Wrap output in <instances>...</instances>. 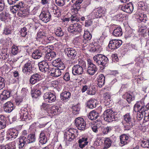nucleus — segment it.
Listing matches in <instances>:
<instances>
[{
    "label": "nucleus",
    "instance_id": "obj_19",
    "mask_svg": "<svg viewBox=\"0 0 149 149\" xmlns=\"http://www.w3.org/2000/svg\"><path fill=\"white\" fill-rule=\"evenodd\" d=\"M53 66L59 68L60 69L63 70L65 68L64 64L61 61V59L59 58L55 60L52 63Z\"/></svg>",
    "mask_w": 149,
    "mask_h": 149
},
{
    "label": "nucleus",
    "instance_id": "obj_64",
    "mask_svg": "<svg viewBox=\"0 0 149 149\" xmlns=\"http://www.w3.org/2000/svg\"><path fill=\"white\" fill-rule=\"evenodd\" d=\"M144 116H149V109L145 108L144 106Z\"/></svg>",
    "mask_w": 149,
    "mask_h": 149
},
{
    "label": "nucleus",
    "instance_id": "obj_6",
    "mask_svg": "<svg viewBox=\"0 0 149 149\" xmlns=\"http://www.w3.org/2000/svg\"><path fill=\"white\" fill-rule=\"evenodd\" d=\"M77 130L74 129H69L65 132L64 134V139L66 141H71L76 137L75 134Z\"/></svg>",
    "mask_w": 149,
    "mask_h": 149
},
{
    "label": "nucleus",
    "instance_id": "obj_52",
    "mask_svg": "<svg viewBox=\"0 0 149 149\" xmlns=\"http://www.w3.org/2000/svg\"><path fill=\"white\" fill-rule=\"evenodd\" d=\"M19 52V51L17 47L13 46L12 47L11 53L13 55H15Z\"/></svg>",
    "mask_w": 149,
    "mask_h": 149
},
{
    "label": "nucleus",
    "instance_id": "obj_18",
    "mask_svg": "<svg viewBox=\"0 0 149 149\" xmlns=\"http://www.w3.org/2000/svg\"><path fill=\"white\" fill-rule=\"evenodd\" d=\"M4 110L6 112L10 113L14 109L13 103L9 101L5 103L3 106Z\"/></svg>",
    "mask_w": 149,
    "mask_h": 149
},
{
    "label": "nucleus",
    "instance_id": "obj_28",
    "mask_svg": "<svg viewBox=\"0 0 149 149\" xmlns=\"http://www.w3.org/2000/svg\"><path fill=\"white\" fill-rule=\"evenodd\" d=\"M40 78V75L36 74L32 75L30 79V82L31 84H35L39 81Z\"/></svg>",
    "mask_w": 149,
    "mask_h": 149
},
{
    "label": "nucleus",
    "instance_id": "obj_49",
    "mask_svg": "<svg viewBox=\"0 0 149 149\" xmlns=\"http://www.w3.org/2000/svg\"><path fill=\"white\" fill-rule=\"evenodd\" d=\"M78 14H74L72 16L71 19L72 22L75 21L78 22L79 21L80 17L78 16Z\"/></svg>",
    "mask_w": 149,
    "mask_h": 149
},
{
    "label": "nucleus",
    "instance_id": "obj_35",
    "mask_svg": "<svg viewBox=\"0 0 149 149\" xmlns=\"http://www.w3.org/2000/svg\"><path fill=\"white\" fill-rule=\"evenodd\" d=\"M99 116L98 113L96 112L94 110L90 112L88 116L89 119L91 120H93L96 119Z\"/></svg>",
    "mask_w": 149,
    "mask_h": 149
},
{
    "label": "nucleus",
    "instance_id": "obj_40",
    "mask_svg": "<svg viewBox=\"0 0 149 149\" xmlns=\"http://www.w3.org/2000/svg\"><path fill=\"white\" fill-rule=\"evenodd\" d=\"M51 113L54 115L58 114L61 112L59 107L55 105H54L51 107Z\"/></svg>",
    "mask_w": 149,
    "mask_h": 149
},
{
    "label": "nucleus",
    "instance_id": "obj_1",
    "mask_svg": "<svg viewBox=\"0 0 149 149\" xmlns=\"http://www.w3.org/2000/svg\"><path fill=\"white\" fill-rule=\"evenodd\" d=\"M137 17L138 21L141 22L142 24L141 27V32H146V30L149 27L148 33L149 36V24L148 23V18L146 15L144 14L139 13L138 14Z\"/></svg>",
    "mask_w": 149,
    "mask_h": 149
},
{
    "label": "nucleus",
    "instance_id": "obj_37",
    "mask_svg": "<svg viewBox=\"0 0 149 149\" xmlns=\"http://www.w3.org/2000/svg\"><path fill=\"white\" fill-rule=\"evenodd\" d=\"M123 33L122 29L120 28L117 27L113 31V34L116 37H120L122 35Z\"/></svg>",
    "mask_w": 149,
    "mask_h": 149
},
{
    "label": "nucleus",
    "instance_id": "obj_2",
    "mask_svg": "<svg viewBox=\"0 0 149 149\" xmlns=\"http://www.w3.org/2000/svg\"><path fill=\"white\" fill-rule=\"evenodd\" d=\"M103 117L104 120L108 122L117 120L120 119V116L116 113L114 112L112 110L108 109L104 111Z\"/></svg>",
    "mask_w": 149,
    "mask_h": 149
},
{
    "label": "nucleus",
    "instance_id": "obj_33",
    "mask_svg": "<svg viewBox=\"0 0 149 149\" xmlns=\"http://www.w3.org/2000/svg\"><path fill=\"white\" fill-rule=\"evenodd\" d=\"M39 142L42 144H45L47 142V139L45 134L43 132H42L40 135Z\"/></svg>",
    "mask_w": 149,
    "mask_h": 149
},
{
    "label": "nucleus",
    "instance_id": "obj_10",
    "mask_svg": "<svg viewBox=\"0 0 149 149\" xmlns=\"http://www.w3.org/2000/svg\"><path fill=\"white\" fill-rule=\"evenodd\" d=\"M122 43L120 40H113L109 42L108 46L111 49H114L119 47Z\"/></svg>",
    "mask_w": 149,
    "mask_h": 149
},
{
    "label": "nucleus",
    "instance_id": "obj_23",
    "mask_svg": "<svg viewBox=\"0 0 149 149\" xmlns=\"http://www.w3.org/2000/svg\"><path fill=\"white\" fill-rule=\"evenodd\" d=\"M129 137L125 134H123L120 136V145L121 146H123L127 144L129 142Z\"/></svg>",
    "mask_w": 149,
    "mask_h": 149
},
{
    "label": "nucleus",
    "instance_id": "obj_36",
    "mask_svg": "<svg viewBox=\"0 0 149 149\" xmlns=\"http://www.w3.org/2000/svg\"><path fill=\"white\" fill-rule=\"evenodd\" d=\"M32 91L33 92L31 93V96L32 97L35 99L39 97L41 94V93L40 91L37 90L36 89L33 88L32 87H31Z\"/></svg>",
    "mask_w": 149,
    "mask_h": 149
},
{
    "label": "nucleus",
    "instance_id": "obj_44",
    "mask_svg": "<svg viewBox=\"0 0 149 149\" xmlns=\"http://www.w3.org/2000/svg\"><path fill=\"white\" fill-rule=\"evenodd\" d=\"M111 142L109 138H106L104 140V146L103 149H107L111 145Z\"/></svg>",
    "mask_w": 149,
    "mask_h": 149
},
{
    "label": "nucleus",
    "instance_id": "obj_62",
    "mask_svg": "<svg viewBox=\"0 0 149 149\" xmlns=\"http://www.w3.org/2000/svg\"><path fill=\"white\" fill-rule=\"evenodd\" d=\"M8 57V55L5 54H2L1 55H0V58L2 60H5Z\"/></svg>",
    "mask_w": 149,
    "mask_h": 149
},
{
    "label": "nucleus",
    "instance_id": "obj_3",
    "mask_svg": "<svg viewBox=\"0 0 149 149\" xmlns=\"http://www.w3.org/2000/svg\"><path fill=\"white\" fill-rule=\"evenodd\" d=\"M125 121L124 123L125 130H129L134 125L135 120L130 113H127L123 116Z\"/></svg>",
    "mask_w": 149,
    "mask_h": 149
},
{
    "label": "nucleus",
    "instance_id": "obj_13",
    "mask_svg": "<svg viewBox=\"0 0 149 149\" xmlns=\"http://www.w3.org/2000/svg\"><path fill=\"white\" fill-rule=\"evenodd\" d=\"M32 65L30 61H28L25 64L22 68V72L26 74H29L32 72Z\"/></svg>",
    "mask_w": 149,
    "mask_h": 149
},
{
    "label": "nucleus",
    "instance_id": "obj_25",
    "mask_svg": "<svg viewBox=\"0 0 149 149\" xmlns=\"http://www.w3.org/2000/svg\"><path fill=\"white\" fill-rule=\"evenodd\" d=\"M104 11L102 8H99L93 11L95 18H100L102 17L104 13Z\"/></svg>",
    "mask_w": 149,
    "mask_h": 149
},
{
    "label": "nucleus",
    "instance_id": "obj_51",
    "mask_svg": "<svg viewBox=\"0 0 149 149\" xmlns=\"http://www.w3.org/2000/svg\"><path fill=\"white\" fill-rule=\"evenodd\" d=\"M42 107L43 109L46 111L48 114L51 113V107L48 105L44 104L42 105Z\"/></svg>",
    "mask_w": 149,
    "mask_h": 149
},
{
    "label": "nucleus",
    "instance_id": "obj_16",
    "mask_svg": "<svg viewBox=\"0 0 149 149\" xmlns=\"http://www.w3.org/2000/svg\"><path fill=\"white\" fill-rule=\"evenodd\" d=\"M40 19L45 22L49 21L51 16L49 13L48 12L43 11L40 15Z\"/></svg>",
    "mask_w": 149,
    "mask_h": 149
},
{
    "label": "nucleus",
    "instance_id": "obj_26",
    "mask_svg": "<svg viewBox=\"0 0 149 149\" xmlns=\"http://www.w3.org/2000/svg\"><path fill=\"white\" fill-rule=\"evenodd\" d=\"M56 56L55 53L54 52H49L45 54L44 59L45 61H50Z\"/></svg>",
    "mask_w": 149,
    "mask_h": 149
},
{
    "label": "nucleus",
    "instance_id": "obj_59",
    "mask_svg": "<svg viewBox=\"0 0 149 149\" xmlns=\"http://www.w3.org/2000/svg\"><path fill=\"white\" fill-rule=\"evenodd\" d=\"M5 3L3 0H0V11H2L4 8Z\"/></svg>",
    "mask_w": 149,
    "mask_h": 149
},
{
    "label": "nucleus",
    "instance_id": "obj_30",
    "mask_svg": "<svg viewBox=\"0 0 149 149\" xmlns=\"http://www.w3.org/2000/svg\"><path fill=\"white\" fill-rule=\"evenodd\" d=\"M87 140V138H82L80 139L78 141L79 146L81 148H84L88 143Z\"/></svg>",
    "mask_w": 149,
    "mask_h": 149
},
{
    "label": "nucleus",
    "instance_id": "obj_46",
    "mask_svg": "<svg viewBox=\"0 0 149 149\" xmlns=\"http://www.w3.org/2000/svg\"><path fill=\"white\" fill-rule=\"evenodd\" d=\"M15 142L13 141L6 145V149H15Z\"/></svg>",
    "mask_w": 149,
    "mask_h": 149
},
{
    "label": "nucleus",
    "instance_id": "obj_27",
    "mask_svg": "<svg viewBox=\"0 0 149 149\" xmlns=\"http://www.w3.org/2000/svg\"><path fill=\"white\" fill-rule=\"evenodd\" d=\"M63 71L59 68H53L51 70L50 74L53 76L58 77L61 75Z\"/></svg>",
    "mask_w": 149,
    "mask_h": 149
},
{
    "label": "nucleus",
    "instance_id": "obj_47",
    "mask_svg": "<svg viewBox=\"0 0 149 149\" xmlns=\"http://www.w3.org/2000/svg\"><path fill=\"white\" fill-rule=\"evenodd\" d=\"M17 5L20 10L22 12V13L24 14L25 12L24 9V7L25 6L24 4L22 2H21L17 4Z\"/></svg>",
    "mask_w": 149,
    "mask_h": 149
},
{
    "label": "nucleus",
    "instance_id": "obj_53",
    "mask_svg": "<svg viewBox=\"0 0 149 149\" xmlns=\"http://www.w3.org/2000/svg\"><path fill=\"white\" fill-rule=\"evenodd\" d=\"M141 146L143 148H149V140L147 141H141Z\"/></svg>",
    "mask_w": 149,
    "mask_h": 149
},
{
    "label": "nucleus",
    "instance_id": "obj_4",
    "mask_svg": "<svg viewBox=\"0 0 149 149\" xmlns=\"http://www.w3.org/2000/svg\"><path fill=\"white\" fill-rule=\"evenodd\" d=\"M93 59L97 65L103 67L106 65L109 61L108 58L106 56L100 54L95 56L93 57Z\"/></svg>",
    "mask_w": 149,
    "mask_h": 149
},
{
    "label": "nucleus",
    "instance_id": "obj_56",
    "mask_svg": "<svg viewBox=\"0 0 149 149\" xmlns=\"http://www.w3.org/2000/svg\"><path fill=\"white\" fill-rule=\"evenodd\" d=\"M65 0H55L56 4L58 6H63L65 4Z\"/></svg>",
    "mask_w": 149,
    "mask_h": 149
},
{
    "label": "nucleus",
    "instance_id": "obj_55",
    "mask_svg": "<svg viewBox=\"0 0 149 149\" xmlns=\"http://www.w3.org/2000/svg\"><path fill=\"white\" fill-rule=\"evenodd\" d=\"M112 128L111 127H104L103 130V132L104 134H107L112 130Z\"/></svg>",
    "mask_w": 149,
    "mask_h": 149
},
{
    "label": "nucleus",
    "instance_id": "obj_11",
    "mask_svg": "<svg viewBox=\"0 0 149 149\" xmlns=\"http://www.w3.org/2000/svg\"><path fill=\"white\" fill-rule=\"evenodd\" d=\"M43 97L45 101L47 102L52 103L54 102L56 100L55 95L50 92L45 93Z\"/></svg>",
    "mask_w": 149,
    "mask_h": 149
},
{
    "label": "nucleus",
    "instance_id": "obj_42",
    "mask_svg": "<svg viewBox=\"0 0 149 149\" xmlns=\"http://www.w3.org/2000/svg\"><path fill=\"white\" fill-rule=\"evenodd\" d=\"M4 119L3 116L0 115V130L3 129L6 127V122Z\"/></svg>",
    "mask_w": 149,
    "mask_h": 149
},
{
    "label": "nucleus",
    "instance_id": "obj_38",
    "mask_svg": "<svg viewBox=\"0 0 149 149\" xmlns=\"http://www.w3.org/2000/svg\"><path fill=\"white\" fill-rule=\"evenodd\" d=\"M96 101L93 99H91L87 102V106L88 108L92 109L96 107Z\"/></svg>",
    "mask_w": 149,
    "mask_h": 149
},
{
    "label": "nucleus",
    "instance_id": "obj_43",
    "mask_svg": "<svg viewBox=\"0 0 149 149\" xmlns=\"http://www.w3.org/2000/svg\"><path fill=\"white\" fill-rule=\"evenodd\" d=\"M83 37L85 40H89L92 38V36L88 31H84Z\"/></svg>",
    "mask_w": 149,
    "mask_h": 149
},
{
    "label": "nucleus",
    "instance_id": "obj_14",
    "mask_svg": "<svg viewBox=\"0 0 149 149\" xmlns=\"http://www.w3.org/2000/svg\"><path fill=\"white\" fill-rule=\"evenodd\" d=\"M20 118L22 120L26 122H29L31 120V117L28 114L27 111L26 109L25 110H21Z\"/></svg>",
    "mask_w": 149,
    "mask_h": 149
},
{
    "label": "nucleus",
    "instance_id": "obj_15",
    "mask_svg": "<svg viewBox=\"0 0 149 149\" xmlns=\"http://www.w3.org/2000/svg\"><path fill=\"white\" fill-rule=\"evenodd\" d=\"M40 70L43 72L48 71L49 65L45 61H41L38 64Z\"/></svg>",
    "mask_w": 149,
    "mask_h": 149
},
{
    "label": "nucleus",
    "instance_id": "obj_24",
    "mask_svg": "<svg viewBox=\"0 0 149 149\" xmlns=\"http://www.w3.org/2000/svg\"><path fill=\"white\" fill-rule=\"evenodd\" d=\"M70 93L68 91H64L61 94L60 98L61 100L65 102H67L70 99Z\"/></svg>",
    "mask_w": 149,
    "mask_h": 149
},
{
    "label": "nucleus",
    "instance_id": "obj_41",
    "mask_svg": "<svg viewBox=\"0 0 149 149\" xmlns=\"http://www.w3.org/2000/svg\"><path fill=\"white\" fill-rule=\"evenodd\" d=\"M12 32L11 27L10 26H6L3 30V33L6 35H8L12 33Z\"/></svg>",
    "mask_w": 149,
    "mask_h": 149
},
{
    "label": "nucleus",
    "instance_id": "obj_17",
    "mask_svg": "<svg viewBox=\"0 0 149 149\" xmlns=\"http://www.w3.org/2000/svg\"><path fill=\"white\" fill-rule=\"evenodd\" d=\"M18 134V131L14 128L10 129L7 134V138L8 139L11 138L15 139L16 138Z\"/></svg>",
    "mask_w": 149,
    "mask_h": 149
},
{
    "label": "nucleus",
    "instance_id": "obj_9",
    "mask_svg": "<svg viewBox=\"0 0 149 149\" xmlns=\"http://www.w3.org/2000/svg\"><path fill=\"white\" fill-rule=\"evenodd\" d=\"M87 65V72L91 75H94L95 72L97 71V68L96 67L95 65L90 60H89L88 61Z\"/></svg>",
    "mask_w": 149,
    "mask_h": 149
},
{
    "label": "nucleus",
    "instance_id": "obj_57",
    "mask_svg": "<svg viewBox=\"0 0 149 149\" xmlns=\"http://www.w3.org/2000/svg\"><path fill=\"white\" fill-rule=\"evenodd\" d=\"M21 36L23 37H25L27 34L26 28L25 27H24L20 31Z\"/></svg>",
    "mask_w": 149,
    "mask_h": 149
},
{
    "label": "nucleus",
    "instance_id": "obj_31",
    "mask_svg": "<svg viewBox=\"0 0 149 149\" xmlns=\"http://www.w3.org/2000/svg\"><path fill=\"white\" fill-rule=\"evenodd\" d=\"M144 106H142L138 109L137 114V118L139 120H141L143 118L144 111Z\"/></svg>",
    "mask_w": 149,
    "mask_h": 149
},
{
    "label": "nucleus",
    "instance_id": "obj_32",
    "mask_svg": "<svg viewBox=\"0 0 149 149\" xmlns=\"http://www.w3.org/2000/svg\"><path fill=\"white\" fill-rule=\"evenodd\" d=\"M32 56L35 59H38L42 56L40 49H36L32 53Z\"/></svg>",
    "mask_w": 149,
    "mask_h": 149
},
{
    "label": "nucleus",
    "instance_id": "obj_20",
    "mask_svg": "<svg viewBox=\"0 0 149 149\" xmlns=\"http://www.w3.org/2000/svg\"><path fill=\"white\" fill-rule=\"evenodd\" d=\"M27 143H33V146L34 147L37 146L36 142V138L35 135L34 134H30L27 136Z\"/></svg>",
    "mask_w": 149,
    "mask_h": 149
},
{
    "label": "nucleus",
    "instance_id": "obj_61",
    "mask_svg": "<svg viewBox=\"0 0 149 149\" xmlns=\"http://www.w3.org/2000/svg\"><path fill=\"white\" fill-rule=\"evenodd\" d=\"M64 79L67 81L70 79V75L68 73H66L64 75L63 77Z\"/></svg>",
    "mask_w": 149,
    "mask_h": 149
},
{
    "label": "nucleus",
    "instance_id": "obj_12",
    "mask_svg": "<svg viewBox=\"0 0 149 149\" xmlns=\"http://www.w3.org/2000/svg\"><path fill=\"white\" fill-rule=\"evenodd\" d=\"M64 52L69 58L74 59L77 55L76 50L72 48H66L64 49Z\"/></svg>",
    "mask_w": 149,
    "mask_h": 149
},
{
    "label": "nucleus",
    "instance_id": "obj_39",
    "mask_svg": "<svg viewBox=\"0 0 149 149\" xmlns=\"http://www.w3.org/2000/svg\"><path fill=\"white\" fill-rule=\"evenodd\" d=\"M125 95L126 96L127 100L129 103L134 100L135 95L133 93H126Z\"/></svg>",
    "mask_w": 149,
    "mask_h": 149
},
{
    "label": "nucleus",
    "instance_id": "obj_45",
    "mask_svg": "<svg viewBox=\"0 0 149 149\" xmlns=\"http://www.w3.org/2000/svg\"><path fill=\"white\" fill-rule=\"evenodd\" d=\"M55 33L56 35L58 37H61L63 35V32L61 29L60 27H58L55 30Z\"/></svg>",
    "mask_w": 149,
    "mask_h": 149
},
{
    "label": "nucleus",
    "instance_id": "obj_50",
    "mask_svg": "<svg viewBox=\"0 0 149 149\" xmlns=\"http://www.w3.org/2000/svg\"><path fill=\"white\" fill-rule=\"evenodd\" d=\"M83 0H77L76 1L74 4L76 7V8H74V10L76 9L77 11L80 8V4L82 3L83 1Z\"/></svg>",
    "mask_w": 149,
    "mask_h": 149
},
{
    "label": "nucleus",
    "instance_id": "obj_22",
    "mask_svg": "<svg viewBox=\"0 0 149 149\" xmlns=\"http://www.w3.org/2000/svg\"><path fill=\"white\" fill-rule=\"evenodd\" d=\"M42 53V56L45 55L47 52H50V50L53 49V47L52 45L45 46H40L39 49Z\"/></svg>",
    "mask_w": 149,
    "mask_h": 149
},
{
    "label": "nucleus",
    "instance_id": "obj_7",
    "mask_svg": "<svg viewBox=\"0 0 149 149\" xmlns=\"http://www.w3.org/2000/svg\"><path fill=\"white\" fill-rule=\"evenodd\" d=\"M75 123L78 129L84 130L87 127L86 126V123L84 119L80 117L76 118L75 120Z\"/></svg>",
    "mask_w": 149,
    "mask_h": 149
},
{
    "label": "nucleus",
    "instance_id": "obj_48",
    "mask_svg": "<svg viewBox=\"0 0 149 149\" xmlns=\"http://www.w3.org/2000/svg\"><path fill=\"white\" fill-rule=\"evenodd\" d=\"M97 82L98 83L104 84L105 77L103 74H101L99 75V77L97 80Z\"/></svg>",
    "mask_w": 149,
    "mask_h": 149
},
{
    "label": "nucleus",
    "instance_id": "obj_58",
    "mask_svg": "<svg viewBox=\"0 0 149 149\" xmlns=\"http://www.w3.org/2000/svg\"><path fill=\"white\" fill-rule=\"evenodd\" d=\"M77 82L82 84H86L87 83V80L86 79L80 78L79 79L76 80Z\"/></svg>",
    "mask_w": 149,
    "mask_h": 149
},
{
    "label": "nucleus",
    "instance_id": "obj_8",
    "mask_svg": "<svg viewBox=\"0 0 149 149\" xmlns=\"http://www.w3.org/2000/svg\"><path fill=\"white\" fill-rule=\"evenodd\" d=\"M68 30L70 33L80 32L82 31L81 26L78 23H74L71 24L68 28Z\"/></svg>",
    "mask_w": 149,
    "mask_h": 149
},
{
    "label": "nucleus",
    "instance_id": "obj_34",
    "mask_svg": "<svg viewBox=\"0 0 149 149\" xmlns=\"http://www.w3.org/2000/svg\"><path fill=\"white\" fill-rule=\"evenodd\" d=\"M19 148H22L27 143V140L26 137L23 136L19 138Z\"/></svg>",
    "mask_w": 149,
    "mask_h": 149
},
{
    "label": "nucleus",
    "instance_id": "obj_54",
    "mask_svg": "<svg viewBox=\"0 0 149 149\" xmlns=\"http://www.w3.org/2000/svg\"><path fill=\"white\" fill-rule=\"evenodd\" d=\"M103 96L104 100L108 102L109 101H110L111 96L108 93H104L103 94Z\"/></svg>",
    "mask_w": 149,
    "mask_h": 149
},
{
    "label": "nucleus",
    "instance_id": "obj_21",
    "mask_svg": "<svg viewBox=\"0 0 149 149\" xmlns=\"http://www.w3.org/2000/svg\"><path fill=\"white\" fill-rule=\"evenodd\" d=\"M121 9L127 13H131L133 10V7L132 3H129L123 5L121 7Z\"/></svg>",
    "mask_w": 149,
    "mask_h": 149
},
{
    "label": "nucleus",
    "instance_id": "obj_60",
    "mask_svg": "<svg viewBox=\"0 0 149 149\" xmlns=\"http://www.w3.org/2000/svg\"><path fill=\"white\" fill-rule=\"evenodd\" d=\"M44 36V33L42 32H39L37 34L36 39L37 40H38L40 38H42Z\"/></svg>",
    "mask_w": 149,
    "mask_h": 149
},
{
    "label": "nucleus",
    "instance_id": "obj_5",
    "mask_svg": "<svg viewBox=\"0 0 149 149\" xmlns=\"http://www.w3.org/2000/svg\"><path fill=\"white\" fill-rule=\"evenodd\" d=\"M86 66V64L85 62L82 61L79 64L74 65L72 68V72L74 75L81 74L84 72V68Z\"/></svg>",
    "mask_w": 149,
    "mask_h": 149
},
{
    "label": "nucleus",
    "instance_id": "obj_63",
    "mask_svg": "<svg viewBox=\"0 0 149 149\" xmlns=\"http://www.w3.org/2000/svg\"><path fill=\"white\" fill-rule=\"evenodd\" d=\"M0 17L1 19V20L2 21L5 20L7 19L6 18V15L5 14L3 13L1 14L0 15Z\"/></svg>",
    "mask_w": 149,
    "mask_h": 149
},
{
    "label": "nucleus",
    "instance_id": "obj_29",
    "mask_svg": "<svg viewBox=\"0 0 149 149\" xmlns=\"http://www.w3.org/2000/svg\"><path fill=\"white\" fill-rule=\"evenodd\" d=\"M10 92L9 91H4L0 95V100L3 101L6 100L10 96Z\"/></svg>",
    "mask_w": 149,
    "mask_h": 149
}]
</instances>
